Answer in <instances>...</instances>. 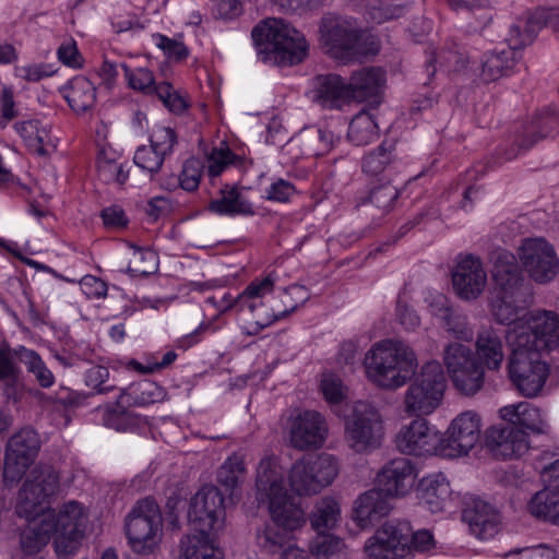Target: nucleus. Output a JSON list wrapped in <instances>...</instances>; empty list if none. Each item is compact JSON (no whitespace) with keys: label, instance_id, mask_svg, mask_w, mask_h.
Wrapping results in <instances>:
<instances>
[{"label":"nucleus","instance_id":"nucleus-45","mask_svg":"<svg viewBox=\"0 0 559 559\" xmlns=\"http://www.w3.org/2000/svg\"><path fill=\"white\" fill-rule=\"evenodd\" d=\"M312 477L314 478V485L317 493L324 487L332 484L334 478L338 474V464L336 459L329 453H321L319 455L305 456Z\"/></svg>","mask_w":559,"mask_h":559},{"label":"nucleus","instance_id":"nucleus-17","mask_svg":"<svg viewBox=\"0 0 559 559\" xmlns=\"http://www.w3.org/2000/svg\"><path fill=\"white\" fill-rule=\"evenodd\" d=\"M395 444L401 453L408 455L441 454V435L420 417L400 429Z\"/></svg>","mask_w":559,"mask_h":559},{"label":"nucleus","instance_id":"nucleus-11","mask_svg":"<svg viewBox=\"0 0 559 559\" xmlns=\"http://www.w3.org/2000/svg\"><path fill=\"white\" fill-rule=\"evenodd\" d=\"M411 533L412 526L408 521H388L367 540V559H411Z\"/></svg>","mask_w":559,"mask_h":559},{"label":"nucleus","instance_id":"nucleus-44","mask_svg":"<svg viewBox=\"0 0 559 559\" xmlns=\"http://www.w3.org/2000/svg\"><path fill=\"white\" fill-rule=\"evenodd\" d=\"M399 195V189L390 180L379 181L373 183L368 193L359 199L357 206L371 204L381 214H386L393 209Z\"/></svg>","mask_w":559,"mask_h":559},{"label":"nucleus","instance_id":"nucleus-41","mask_svg":"<svg viewBox=\"0 0 559 559\" xmlns=\"http://www.w3.org/2000/svg\"><path fill=\"white\" fill-rule=\"evenodd\" d=\"M96 167L98 179L104 183H116L122 187L128 181L130 166L128 163H119L111 150H99Z\"/></svg>","mask_w":559,"mask_h":559},{"label":"nucleus","instance_id":"nucleus-48","mask_svg":"<svg viewBox=\"0 0 559 559\" xmlns=\"http://www.w3.org/2000/svg\"><path fill=\"white\" fill-rule=\"evenodd\" d=\"M14 354L20 362H22L27 371L32 373L37 383L48 389L55 383V376L52 371L46 366L41 357L33 349L24 346L14 348Z\"/></svg>","mask_w":559,"mask_h":559},{"label":"nucleus","instance_id":"nucleus-40","mask_svg":"<svg viewBox=\"0 0 559 559\" xmlns=\"http://www.w3.org/2000/svg\"><path fill=\"white\" fill-rule=\"evenodd\" d=\"M46 524H50L51 534L56 531H72V528L84 530L83 508L76 501H69L63 504L58 513L47 509L40 515Z\"/></svg>","mask_w":559,"mask_h":559},{"label":"nucleus","instance_id":"nucleus-28","mask_svg":"<svg viewBox=\"0 0 559 559\" xmlns=\"http://www.w3.org/2000/svg\"><path fill=\"white\" fill-rule=\"evenodd\" d=\"M500 417L514 427L526 429L537 435L549 432V425L536 406L530 402L510 404L499 409Z\"/></svg>","mask_w":559,"mask_h":559},{"label":"nucleus","instance_id":"nucleus-61","mask_svg":"<svg viewBox=\"0 0 559 559\" xmlns=\"http://www.w3.org/2000/svg\"><path fill=\"white\" fill-rule=\"evenodd\" d=\"M275 280L272 275H267L261 281L251 282L247 288L242 292V294L237 296L236 304L247 302V308L253 312L255 310V304L251 301L253 298H260L265 294H269L273 290Z\"/></svg>","mask_w":559,"mask_h":559},{"label":"nucleus","instance_id":"nucleus-10","mask_svg":"<svg viewBox=\"0 0 559 559\" xmlns=\"http://www.w3.org/2000/svg\"><path fill=\"white\" fill-rule=\"evenodd\" d=\"M320 33L323 47L336 59H348L362 52L361 29L353 17L325 15L320 24Z\"/></svg>","mask_w":559,"mask_h":559},{"label":"nucleus","instance_id":"nucleus-43","mask_svg":"<svg viewBox=\"0 0 559 559\" xmlns=\"http://www.w3.org/2000/svg\"><path fill=\"white\" fill-rule=\"evenodd\" d=\"M14 349L8 346L0 347V381L3 383V394L8 401L17 402L20 393L19 368Z\"/></svg>","mask_w":559,"mask_h":559},{"label":"nucleus","instance_id":"nucleus-36","mask_svg":"<svg viewBox=\"0 0 559 559\" xmlns=\"http://www.w3.org/2000/svg\"><path fill=\"white\" fill-rule=\"evenodd\" d=\"M527 510L534 518L559 526V485L537 491L528 501Z\"/></svg>","mask_w":559,"mask_h":559},{"label":"nucleus","instance_id":"nucleus-42","mask_svg":"<svg viewBox=\"0 0 559 559\" xmlns=\"http://www.w3.org/2000/svg\"><path fill=\"white\" fill-rule=\"evenodd\" d=\"M26 520L28 526L20 535V546L24 554L34 555L49 542L52 526L46 524L40 515Z\"/></svg>","mask_w":559,"mask_h":559},{"label":"nucleus","instance_id":"nucleus-2","mask_svg":"<svg viewBox=\"0 0 559 559\" xmlns=\"http://www.w3.org/2000/svg\"><path fill=\"white\" fill-rule=\"evenodd\" d=\"M417 367L413 349L399 340L378 342L365 356L367 378L381 389L403 386L415 374Z\"/></svg>","mask_w":559,"mask_h":559},{"label":"nucleus","instance_id":"nucleus-1","mask_svg":"<svg viewBox=\"0 0 559 559\" xmlns=\"http://www.w3.org/2000/svg\"><path fill=\"white\" fill-rule=\"evenodd\" d=\"M257 499L267 502L272 522L258 527L254 543L262 559H277L305 524L304 511L294 503L285 486V471L274 456L262 459L257 468Z\"/></svg>","mask_w":559,"mask_h":559},{"label":"nucleus","instance_id":"nucleus-50","mask_svg":"<svg viewBox=\"0 0 559 559\" xmlns=\"http://www.w3.org/2000/svg\"><path fill=\"white\" fill-rule=\"evenodd\" d=\"M471 365L450 377L455 389L466 396L478 393L485 383L484 366L477 360Z\"/></svg>","mask_w":559,"mask_h":559},{"label":"nucleus","instance_id":"nucleus-30","mask_svg":"<svg viewBox=\"0 0 559 559\" xmlns=\"http://www.w3.org/2000/svg\"><path fill=\"white\" fill-rule=\"evenodd\" d=\"M450 493L449 481L442 473L421 478L417 489L419 504L431 513L441 512L444 509Z\"/></svg>","mask_w":559,"mask_h":559},{"label":"nucleus","instance_id":"nucleus-31","mask_svg":"<svg viewBox=\"0 0 559 559\" xmlns=\"http://www.w3.org/2000/svg\"><path fill=\"white\" fill-rule=\"evenodd\" d=\"M313 93V99L330 109L340 108L343 103L350 100L346 82L334 73L318 75Z\"/></svg>","mask_w":559,"mask_h":559},{"label":"nucleus","instance_id":"nucleus-58","mask_svg":"<svg viewBox=\"0 0 559 559\" xmlns=\"http://www.w3.org/2000/svg\"><path fill=\"white\" fill-rule=\"evenodd\" d=\"M110 372L104 366H93L85 372V384L96 394H107L117 389L116 383L109 379Z\"/></svg>","mask_w":559,"mask_h":559},{"label":"nucleus","instance_id":"nucleus-38","mask_svg":"<svg viewBox=\"0 0 559 559\" xmlns=\"http://www.w3.org/2000/svg\"><path fill=\"white\" fill-rule=\"evenodd\" d=\"M214 535L193 532L180 540V559H222L214 547Z\"/></svg>","mask_w":559,"mask_h":559},{"label":"nucleus","instance_id":"nucleus-19","mask_svg":"<svg viewBox=\"0 0 559 559\" xmlns=\"http://www.w3.org/2000/svg\"><path fill=\"white\" fill-rule=\"evenodd\" d=\"M328 423L322 414L305 411L297 415L290 426V443L299 450L318 449L328 438Z\"/></svg>","mask_w":559,"mask_h":559},{"label":"nucleus","instance_id":"nucleus-9","mask_svg":"<svg viewBox=\"0 0 559 559\" xmlns=\"http://www.w3.org/2000/svg\"><path fill=\"white\" fill-rule=\"evenodd\" d=\"M58 489L59 475L56 469L49 465L35 466L19 491L17 515L25 519L41 515Z\"/></svg>","mask_w":559,"mask_h":559},{"label":"nucleus","instance_id":"nucleus-59","mask_svg":"<svg viewBox=\"0 0 559 559\" xmlns=\"http://www.w3.org/2000/svg\"><path fill=\"white\" fill-rule=\"evenodd\" d=\"M55 536V549L59 556H69L74 554L84 536L83 528H72V531H56L52 533Z\"/></svg>","mask_w":559,"mask_h":559},{"label":"nucleus","instance_id":"nucleus-20","mask_svg":"<svg viewBox=\"0 0 559 559\" xmlns=\"http://www.w3.org/2000/svg\"><path fill=\"white\" fill-rule=\"evenodd\" d=\"M486 283L487 273L479 258L468 254L457 261L452 272V285L461 299L478 298L484 292Z\"/></svg>","mask_w":559,"mask_h":559},{"label":"nucleus","instance_id":"nucleus-24","mask_svg":"<svg viewBox=\"0 0 559 559\" xmlns=\"http://www.w3.org/2000/svg\"><path fill=\"white\" fill-rule=\"evenodd\" d=\"M163 389L155 382L143 380L130 384L128 388L119 389V395L115 405L108 408L106 424L111 425V418L116 415H123L128 407L146 406L163 399Z\"/></svg>","mask_w":559,"mask_h":559},{"label":"nucleus","instance_id":"nucleus-14","mask_svg":"<svg viewBox=\"0 0 559 559\" xmlns=\"http://www.w3.org/2000/svg\"><path fill=\"white\" fill-rule=\"evenodd\" d=\"M519 258L537 283L550 282L559 271V258L554 246L545 238H526L519 248Z\"/></svg>","mask_w":559,"mask_h":559},{"label":"nucleus","instance_id":"nucleus-62","mask_svg":"<svg viewBox=\"0 0 559 559\" xmlns=\"http://www.w3.org/2000/svg\"><path fill=\"white\" fill-rule=\"evenodd\" d=\"M441 321L443 328L454 337L466 342L473 338L474 333L467 323L466 316L455 309L441 319Z\"/></svg>","mask_w":559,"mask_h":559},{"label":"nucleus","instance_id":"nucleus-26","mask_svg":"<svg viewBox=\"0 0 559 559\" xmlns=\"http://www.w3.org/2000/svg\"><path fill=\"white\" fill-rule=\"evenodd\" d=\"M544 26H549L554 31L559 32V12L539 8L533 13L518 17L516 25L512 29L516 35L510 41L515 47L523 44H532Z\"/></svg>","mask_w":559,"mask_h":559},{"label":"nucleus","instance_id":"nucleus-12","mask_svg":"<svg viewBox=\"0 0 559 559\" xmlns=\"http://www.w3.org/2000/svg\"><path fill=\"white\" fill-rule=\"evenodd\" d=\"M519 335L527 338V347L548 352L559 345V318L551 311H538L525 319L524 323L507 331L508 342L519 341Z\"/></svg>","mask_w":559,"mask_h":559},{"label":"nucleus","instance_id":"nucleus-8","mask_svg":"<svg viewBox=\"0 0 559 559\" xmlns=\"http://www.w3.org/2000/svg\"><path fill=\"white\" fill-rule=\"evenodd\" d=\"M58 489L59 475L56 469L49 465L35 466L19 491L17 515L25 519L41 515Z\"/></svg>","mask_w":559,"mask_h":559},{"label":"nucleus","instance_id":"nucleus-51","mask_svg":"<svg viewBox=\"0 0 559 559\" xmlns=\"http://www.w3.org/2000/svg\"><path fill=\"white\" fill-rule=\"evenodd\" d=\"M132 258L128 264V272L133 276H148L158 269V255L152 249L139 248L131 245Z\"/></svg>","mask_w":559,"mask_h":559},{"label":"nucleus","instance_id":"nucleus-13","mask_svg":"<svg viewBox=\"0 0 559 559\" xmlns=\"http://www.w3.org/2000/svg\"><path fill=\"white\" fill-rule=\"evenodd\" d=\"M224 514L223 493L213 485L203 486L190 500L188 520L192 532L215 534Z\"/></svg>","mask_w":559,"mask_h":559},{"label":"nucleus","instance_id":"nucleus-49","mask_svg":"<svg viewBox=\"0 0 559 559\" xmlns=\"http://www.w3.org/2000/svg\"><path fill=\"white\" fill-rule=\"evenodd\" d=\"M379 128L369 111L361 110L350 121L347 132L348 140L357 146L371 143L377 139Z\"/></svg>","mask_w":559,"mask_h":559},{"label":"nucleus","instance_id":"nucleus-7","mask_svg":"<svg viewBox=\"0 0 559 559\" xmlns=\"http://www.w3.org/2000/svg\"><path fill=\"white\" fill-rule=\"evenodd\" d=\"M383 437L384 427L379 411L369 403L357 402L344 424V438L348 447L357 453L370 452L380 448Z\"/></svg>","mask_w":559,"mask_h":559},{"label":"nucleus","instance_id":"nucleus-56","mask_svg":"<svg viewBox=\"0 0 559 559\" xmlns=\"http://www.w3.org/2000/svg\"><path fill=\"white\" fill-rule=\"evenodd\" d=\"M311 559H334L343 547V542L331 534H318L310 543Z\"/></svg>","mask_w":559,"mask_h":559},{"label":"nucleus","instance_id":"nucleus-63","mask_svg":"<svg viewBox=\"0 0 559 559\" xmlns=\"http://www.w3.org/2000/svg\"><path fill=\"white\" fill-rule=\"evenodd\" d=\"M320 390L329 404H340L346 399V388L336 374L323 373Z\"/></svg>","mask_w":559,"mask_h":559},{"label":"nucleus","instance_id":"nucleus-18","mask_svg":"<svg viewBox=\"0 0 559 559\" xmlns=\"http://www.w3.org/2000/svg\"><path fill=\"white\" fill-rule=\"evenodd\" d=\"M491 273L493 288L490 295L506 296L513 300H524L530 297L513 253L506 250L497 252Z\"/></svg>","mask_w":559,"mask_h":559},{"label":"nucleus","instance_id":"nucleus-21","mask_svg":"<svg viewBox=\"0 0 559 559\" xmlns=\"http://www.w3.org/2000/svg\"><path fill=\"white\" fill-rule=\"evenodd\" d=\"M417 474L413 463L405 457L389 461L378 473L379 489L388 497H404L414 487Z\"/></svg>","mask_w":559,"mask_h":559},{"label":"nucleus","instance_id":"nucleus-3","mask_svg":"<svg viewBox=\"0 0 559 559\" xmlns=\"http://www.w3.org/2000/svg\"><path fill=\"white\" fill-rule=\"evenodd\" d=\"M258 56L263 62L293 66L301 62L308 52L305 36L280 19H266L251 32Z\"/></svg>","mask_w":559,"mask_h":559},{"label":"nucleus","instance_id":"nucleus-35","mask_svg":"<svg viewBox=\"0 0 559 559\" xmlns=\"http://www.w3.org/2000/svg\"><path fill=\"white\" fill-rule=\"evenodd\" d=\"M467 62L468 56L465 48L456 41L450 40L440 51L431 53L426 61V71L431 78L437 71L436 63H438L440 69L448 72H459L466 67Z\"/></svg>","mask_w":559,"mask_h":559},{"label":"nucleus","instance_id":"nucleus-60","mask_svg":"<svg viewBox=\"0 0 559 559\" xmlns=\"http://www.w3.org/2000/svg\"><path fill=\"white\" fill-rule=\"evenodd\" d=\"M203 162L197 157L188 158L182 166V170L178 177L181 189L192 192L198 189L203 173Z\"/></svg>","mask_w":559,"mask_h":559},{"label":"nucleus","instance_id":"nucleus-22","mask_svg":"<svg viewBox=\"0 0 559 559\" xmlns=\"http://www.w3.org/2000/svg\"><path fill=\"white\" fill-rule=\"evenodd\" d=\"M486 443L497 456L503 460L519 459L530 449L526 431L509 423L488 429Z\"/></svg>","mask_w":559,"mask_h":559},{"label":"nucleus","instance_id":"nucleus-25","mask_svg":"<svg viewBox=\"0 0 559 559\" xmlns=\"http://www.w3.org/2000/svg\"><path fill=\"white\" fill-rule=\"evenodd\" d=\"M462 519L467 523L469 531L479 539L493 537L500 525V513L487 501L473 499L463 510Z\"/></svg>","mask_w":559,"mask_h":559},{"label":"nucleus","instance_id":"nucleus-52","mask_svg":"<svg viewBox=\"0 0 559 559\" xmlns=\"http://www.w3.org/2000/svg\"><path fill=\"white\" fill-rule=\"evenodd\" d=\"M245 473L243 457L239 454H233L218 468L216 479L226 490L231 491L239 485Z\"/></svg>","mask_w":559,"mask_h":559},{"label":"nucleus","instance_id":"nucleus-39","mask_svg":"<svg viewBox=\"0 0 559 559\" xmlns=\"http://www.w3.org/2000/svg\"><path fill=\"white\" fill-rule=\"evenodd\" d=\"M527 299L513 300L506 296L490 295L489 306L495 320L502 325H512L524 323V311Z\"/></svg>","mask_w":559,"mask_h":559},{"label":"nucleus","instance_id":"nucleus-4","mask_svg":"<svg viewBox=\"0 0 559 559\" xmlns=\"http://www.w3.org/2000/svg\"><path fill=\"white\" fill-rule=\"evenodd\" d=\"M508 343L511 347L508 359L511 381L524 396H537L549 376V366L543 359V353L527 347V338L523 335H519V341Z\"/></svg>","mask_w":559,"mask_h":559},{"label":"nucleus","instance_id":"nucleus-34","mask_svg":"<svg viewBox=\"0 0 559 559\" xmlns=\"http://www.w3.org/2000/svg\"><path fill=\"white\" fill-rule=\"evenodd\" d=\"M559 130V112L546 110L536 114L528 126L524 128L522 136L518 140L519 147L530 150L538 141L546 139Z\"/></svg>","mask_w":559,"mask_h":559},{"label":"nucleus","instance_id":"nucleus-5","mask_svg":"<svg viewBox=\"0 0 559 559\" xmlns=\"http://www.w3.org/2000/svg\"><path fill=\"white\" fill-rule=\"evenodd\" d=\"M447 379L438 361H429L421 367L404 394V409L408 415L432 414L441 404Z\"/></svg>","mask_w":559,"mask_h":559},{"label":"nucleus","instance_id":"nucleus-47","mask_svg":"<svg viewBox=\"0 0 559 559\" xmlns=\"http://www.w3.org/2000/svg\"><path fill=\"white\" fill-rule=\"evenodd\" d=\"M341 509L338 503L330 497L320 499L310 515V523L318 534H326L340 521Z\"/></svg>","mask_w":559,"mask_h":559},{"label":"nucleus","instance_id":"nucleus-32","mask_svg":"<svg viewBox=\"0 0 559 559\" xmlns=\"http://www.w3.org/2000/svg\"><path fill=\"white\" fill-rule=\"evenodd\" d=\"M212 213L226 216H251L254 215L253 204L246 197L243 189L225 188L219 195L209 203Z\"/></svg>","mask_w":559,"mask_h":559},{"label":"nucleus","instance_id":"nucleus-27","mask_svg":"<svg viewBox=\"0 0 559 559\" xmlns=\"http://www.w3.org/2000/svg\"><path fill=\"white\" fill-rule=\"evenodd\" d=\"M391 504L379 488L361 493L355 501L354 520L360 528L373 526L382 518L386 516Z\"/></svg>","mask_w":559,"mask_h":559},{"label":"nucleus","instance_id":"nucleus-37","mask_svg":"<svg viewBox=\"0 0 559 559\" xmlns=\"http://www.w3.org/2000/svg\"><path fill=\"white\" fill-rule=\"evenodd\" d=\"M63 96L73 111L84 114L95 105L96 87L87 78L78 75L63 87Z\"/></svg>","mask_w":559,"mask_h":559},{"label":"nucleus","instance_id":"nucleus-53","mask_svg":"<svg viewBox=\"0 0 559 559\" xmlns=\"http://www.w3.org/2000/svg\"><path fill=\"white\" fill-rule=\"evenodd\" d=\"M476 360L472 350L461 343H451L443 349V361L450 377Z\"/></svg>","mask_w":559,"mask_h":559},{"label":"nucleus","instance_id":"nucleus-29","mask_svg":"<svg viewBox=\"0 0 559 559\" xmlns=\"http://www.w3.org/2000/svg\"><path fill=\"white\" fill-rule=\"evenodd\" d=\"M476 359L490 371L501 368L504 360L502 335L493 328L481 329L476 337Z\"/></svg>","mask_w":559,"mask_h":559},{"label":"nucleus","instance_id":"nucleus-64","mask_svg":"<svg viewBox=\"0 0 559 559\" xmlns=\"http://www.w3.org/2000/svg\"><path fill=\"white\" fill-rule=\"evenodd\" d=\"M164 159L165 156L151 145L139 147L133 157L134 164L150 174L157 173L162 168Z\"/></svg>","mask_w":559,"mask_h":559},{"label":"nucleus","instance_id":"nucleus-23","mask_svg":"<svg viewBox=\"0 0 559 559\" xmlns=\"http://www.w3.org/2000/svg\"><path fill=\"white\" fill-rule=\"evenodd\" d=\"M515 25L516 20L509 26L508 34L504 38V41L507 43L506 48H495L493 50L484 55L481 59L480 75L485 82H495L503 76L510 75L519 60L518 50H521L528 45L523 44L515 47L511 44L510 39L516 35L514 32H512Z\"/></svg>","mask_w":559,"mask_h":559},{"label":"nucleus","instance_id":"nucleus-55","mask_svg":"<svg viewBox=\"0 0 559 559\" xmlns=\"http://www.w3.org/2000/svg\"><path fill=\"white\" fill-rule=\"evenodd\" d=\"M129 87L146 95L157 93V85L153 72L147 68L131 69L126 63L121 64Z\"/></svg>","mask_w":559,"mask_h":559},{"label":"nucleus","instance_id":"nucleus-54","mask_svg":"<svg viewBox=\"0 0 559 559\" xmlns=\"http://www.w3.org/2000/svg\"><path fill=\"white\" fill-rule=\"evenodd\" d=\"M292 490L299 496L317 493L314 478L305 457L295 462L289 472Z\"/></svg>","mask_w":559,"mask_h":559},{"label":"nucleus","instance_id":"nucleus-15","mask_svg":"<svg viewBox=\"0 0 559 559\" xmlns=\"http://www.w3.org/2000/svg\"><path fill=\"white\" fill-rule=\"evenodd\" d=\"M39 450L38 435L33 429H22L13 435L7 445L3 479L16 484L25 474Z\"/></svg>","mask_w":559,"mask_h":559},{"label":"nucleus","instance_id":"nucleus-33","mask_svg":"<svg viewBox=\"0 0 559 559\" xmlns=\"http://www.w3.org/2000/svg\"><path fill=\"white\" fill-rule=\"evenodd\" d=\"M346 84L350 100L365 102L379 95L384 84V73L378 68H364L353 73Z\"/></svg>","mask_w":559,"mask_h":559},{"label":"nucleus","instance_id":"nucleus-16","mask_svg":"<svg viewBox=\"0 0 559 559\" xmlns=\"http://www.w3.org/2000/svg\"><path fill=\"white\" fill-rule=\"evenodd\" d=\"M480 417L473 411L459 414L447 430V437H441V454L457 457L468 454L480 438Z\"/></svg>","mask_w":559,"mask_h":559},{"label":"nucleus","instance_id":"nucleus-46","mask_svg":"<svg viewBox=\"0 0 559 559\" xmlns=\"http://www.w3.org/2000/svg\"><path fill=\"white\" fill-rule=\"evenodd\" d=\"M395 162V143L385 140L364 157L362 170L369 176H378L391 169Z\"/></svg>","mask_w":559,"mask_h":559},{"label":"nucleus","instance_id":"nucleus-6","mask_svg":"<svg viewBox=\"0 0 559 559\" xmlns=\"http://www.w3.org/2000/svg\"><path fill=\"white\" fill-rule=\"evenodd\" d=\"M163 516L159 506L150 497L135 503L126 518V535L132 550L150 554L158 545Z\"/></svg>","mask_w":559,"mask_h":559},{"label":"nucleus","instance_id":"nucleus-57","mask_svg":"<svg viewBox=\"0 0 559 559\" xmlns=\"http://www.w3.org/2000/svg\"><path fill=\"white\" fill-rule=\"evenodd\" d=\"M366 14L368 19L377 24L400 17L404 8L392 4L389 0H366Z\"/></svg>","mask_w":559,"mask_h":559}]
</instances>
